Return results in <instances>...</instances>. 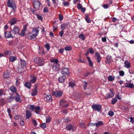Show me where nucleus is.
Masks as SVG:
<instances>
[{
    "label": "nucleus",
    "mask_w": 134,
    "mask_h": 134,
    "mask_svg": "<svg viewBox=\"0 0 134 134\" xmlns=\"http://www.w3.org/2000/svg\"><path fill=\"white\" fill-rule=\"evenodd\" d=\"M10 90L12 93H15L16 94L17 91L16 88L14 86H11L10 88Z\"/></svg>",
    "instance_id": "24"
},
{
    "label": "nucleus",
    "mask_w": 134,
    "mask_h": 134,
    "mask_svg": "<svg viewBox=\"0 0 134 134\" xmlns=\"http://www.w3.org/2000/svg\"><path fill=\"white\" fill-rule=\"evenodd\" d=\"M24 86L29 89H30L31 86V85L29 82H26L24 84Z\"/></svg>",
    "instance_id": "28"
},
{
    "label": "nucleus",
    "mask_w": 134,
    "mask_h": 134,
    "mask_svg": "<svg viewBox=\"0 0 134 134\" xmlns=\"http://www.w3.org/2000/svg\"><path fill=\"white\" fill-rule=\"evenodd\" d=\"M72 49V48L70 46H66L65 48V49L66 51H70Z\"/></svg>",
    "instance_id": "44"
},
{
    "label": "nucleus",
    "mask_w": 134,
    "mask_h": 134,
    "mask_svg": "<svg viewBox=\"0 0 134 134\" xmlns=\"http://www.w3.org/2000/svg\"><path fill=\"white\" fill-rule=\"evenodd\" d=\"M108 114L110 116H112L114 115V112L112 111H109L108 113Z\"/></svg>",
    "instance_id": "54"
},
{
    "label": "nucleus",
    "mask_w": 134,
    "mask_h": 134,
    "mask_svg": "<svg viewBox=\"0 0 134 134\" xmlns=\"http://www.w3.org/2000/svg\"><path fill=\"white\" fill-rule=\"evenodd\" d=\"M37 93V88H35L32 90L31 92V95L33 96L36 95Z\"/></svg>",
    "instance_id": "33"
},
{
    "label": "nucleus",
    "mask_w": 134,
    "mask_h": 134,
    "mask_svg": "<svg viewBox=\"0 0 134 134\" xmlns=\"http://www.w3.org/2000/svg\"><path fill=\"white\" fill-rule=\"evenodd\" d=\"M26 118L27 119L29 118L31 116V113L30 111L27 110L26 111Z\"/></svg>",
    "instance_id": "21"
},
{
    "label": "nucleus",
    "mask_w": 134,
    "mask_h": 134,
    "mask_svg": "<svg viewBox=\"0 0 134 134\" xmlns=\"http://www.w3.org/2000/svg\"><path fill=\"white\" fill-rule=\"evenodd\" d=\"M53 95L56 97H59L62 96L63 93L60 91H56L53 92Z\"/></svg>",
    "instance_id": "9"
},
{
    "label": "nucleus",
    "mask_w": 134,
    "mask_h": 134,
    "mask_svg": "<svg viewBox=\"0 0 134 134\" xmlns=\"http://www.w3.org/2000/svg\"><path fill=\"white\" fill-rule=\"evenodd\" d=\"M7 6L10 7L12 8L14 11L16 10V6L15 3V1L14 0H7Z\"/></svg>",
    "instance_id": "3"
},
{
    "label": "nucleus",
    "mask_w": 134,
    "mask_h": 134,
    "mask_svg": "<svg viewBox=\"0 0 134 134\" xmlns=\"http://www.w3.org/2000/svg\"><path fill=\"white\" fill-rule=\"evenodd\" d=\"M88 51L89 52L92 54H93L94 53V51L93 49L92 48H89L88 49Z\"/></svg>",
    "instance_id": "41"
},
{
    "label": "nucleus",
    "mask_w": 134,
    "mask_h": 134,
    "mask_svg": "<svg viewBox=\"0 0 134 134\" xmlns=\"http://www.w3.org/2000/svg\"><path fill=\"white\" fill-rule=\"evenodd\" d=\"M50 61L52 63H58V60L57 59H56L55 58H53L52 59L50 60Z\"/></svg>",
    "instance_id": "39"
},
{
    "label": "nucleus",
    "mask_w": 134,
    "mask_h": 134,
    "mask_svg": "<svg viewBox=\"0 0 134 134\" xmlns=\"http://www.w3.org/2000/svg\"><path fill=\"white\" fill-rule=\"evenodd\" d=\"M69 84V86L70 87H73L74 86H75V83L72 82H70Z\"/></svg>",
    "instance_id": "45"
},
{
    "label": "nucleus",
    "mask_w": 134,
    "mask_h": 134,
    "mask_svg": "<svg viewBox=\"0 0 134 134\" xmlns=\"http://www.w3.org/2000/svg\"><path fill=\"white\" fill-rule=\"evenodd\" d=\"M87 85V83L86 81H85L84 83H83V85L85 90L86 89Z\"/></svg>",
    "instance_id": "50"
},
{
    "label": "nucleus",
    "mask_w": 134,
    "mask_h": 134,
    "mask_svg": "<svg viewBox=\"0 0 134 134\" xmlns=\"http://www.w3.org/2000/svg\"><path fill=\"white\" fill-rule=\"evenodd\" d=\"M63 119V121L65 123H68L70 122L71 120V119L69 117H64Z\"/></svg>",
    "instance_id": "25"
},
{
    "label": "nucleus",
    "mask_w": 134,
    "mask_h": 134,
    "mask_svg": "<svg viewBox=\"0 0 134 134\" xmlns=\"http://www.w3.org/2000/svg\"><path fill=\"white\" fill-rule=\"evenodd\" d=\"M4 53L5 55H10L11 54L10 52L8 51H5Z\"/></svg>",
    "instance_id": "55"
},
{
    "label": "nucleus",
    "mask_w": 134,
    "mask_h": 134,
    "mask_svg": "<svg viewBox=\"0 0 134 134\" xmlns=\"http://www.w3.org/2000/svg\"><path fill=\"white\" fill-rule=\"evenodd\" d=\"M44 99V100L47 102H51L53 100L51 95L50 94H45Z\"/></svg>",
    "instance_id": "8"
},
{
    "label": "nucleus",
    "mask_w": 134,
    "mask_h": 134,
    "mask_svg": "<svg viewBox=\"0 0 134 134\" xmlns=\"http://www.w3.org/2000/svg\"><path fill=\"white\" fill-rule=\"evenodd\" d=\"M114 95V93L112 90H110V92L106 94L107 98H108L112 97Z\"/></svg>",
    "instance_id": "14"
},
{
    "label": "nucleus",
    "mask_w": 134,
    "mask_h": 134,
    "mask_svg": "<svg viewBox=\"0 0 134 134\" xmlns=\"http://www.w3.org/2000/svg\"><path fill=\"white\" fill-rule=\"evenodd\" d=\"M52 68L55 71H57L59 70L60 66L58 63H54L52 65Z\"/></svg>",
    "instance_id": "6"
},
{
    "label": "nucleus",
    "mask_w": 134,
    "mask_h": 134,
    "mask_svg": "<svg viewBox=\"0 0 134 134\" xmlns=\"http://www.w3.org/2000/svg\"><path fill=\"white\" fill-rule=\"evenodd\" d=\"M92 107L93 110L98 111H100L102 108L101 106L99 104L93 105L92 106Z\"/></svg>",
    "instance_id": "7"
},
{
    "label": "nucleus",
    "mask_w": 134,
    "mask_h": 134,
    "mask_svg": "<svg viewBox=\"0 0 134 134\" xmlns=\"http://www.w3.org/2000/svg\"><path fill=\"white\" fill-rule=\"evenodd\" d=\"M34 61L39 66L43 65L45 63L44 59L43 58L41 57H38L35 58L34 59Z\"/></svg>",
    "instance_id": "2"
},
{
    "label": "nucleus",
    "mask_w": 134,
    "mask_h": 134,
    "mask_svg": "<svg viewBox=\"0 0 134 134\" xmlns=\"http://www.w3.org/2000/svg\"><path fill=\"white\" fill-rule=\"evenodd\" d=\"M63 15H62L60 14L59 15V20L60 21H61L63 19Z\"/></svg>",
    "instance_id": "60"
},
{
    "label": "nucleus",
    "mask_w": 134,
    "mask_h": 134,
    "mask_svg": "<svg viewBox=\"0 0 134 134\" xmlns=\"http://www.w3.org/2000/svg\"><path fill=\"white\" fill-rule=\"evenodd\" d=\"M76 128L75 126L71 124H69L66 125V129L68 130L73 131L76 130Z\"/></svg>",
    "instance_id": "4"
},
{
    "label": "nucleus",
    "mask_w": 134,
    "mask_h": 134,
    "mask_svg": "<svg viewBox=\"0 0 134 134\" xmlns=\"http://www.w3.org/2000/svg\"><path fill=\"white\" fill-rule=\"evenodd\" d=\"M36 16L38 20H42L43 18L42 16H40V15L39 14H37L36 15Z\"/></svg>",
    "instance_id": "53"
},
{
    "label": "nucleus",
    "mask_w": 134,
    "mask_h": 134,
    "mask_svg": "<svg viewBox=\"0 0 134 134\" xmlns=\"http://www.w3.org/2000/svg\"><path fill=\"white\" fill-rule=\"evenodd\" d=\"M117 99L116 98H114L112 99L111 102L113 104H115L117 101Z\"/></svg>",
    "instance_id": "43"
},
{
    "label": "nucleus",
    "mask_w": 134,
    "mask_h": 134,
    "mask_svg": "<svg viewBox=\"0 0 134 134\" xmlns=\"http://www.w3.org/2000/svg\"><path fill=\"white\" fill-rule=\"evenodd\" d=\"M16 94L17 95V96L15 97V101L19 102H21V99L20 96L17 93H16Z\"/></svg>",
    "instance_id": "20"
},
{
    "label": "nucleus",
    "mask_w": 134,
    "mask_h": 134,
    "mask_svg": "<svg viewBox=\"0 0 134 134\" xmlns=\"http://www.w3.org/2000/svg\"><path fill=\"white\" fill-rule=\"evenodd\" d=\"M87 58L88 60L89 65L91 67L93 66V63L92 62L90 58L89 57H87Z\"/></svg>",
    "instance_id": "35"
},
{
    "label": "nucleus",
    "mask_w": 134,
    "mask_h": 134,
    "mask_svg": "<svg viewBox=\"0 0 134 134\" xmlns=\"http://www.w3.org/2000/svg\"><path fill=\"white\" fill-rule=\"evenodd\" d=\"M112 61L113 59H112L111 57L109 55H108L107 57L106 60L105 61V63L107 64H110Z\"/></svg>",
    "instance_id": "10"
},
{
    "label": "nucleus",
    "mask_w": 134,
    "mask_h": 134,
    "mask_svg": "<svg viewBox=\"0 0 134 134\" xmlns=\"http://www.w3.org/2000/svg\"><path fill=\"white\" fill-rule=\"evenodd\" d=\"M35 106L34 105H30L28 107L29 109L31 110V111H34Z\"/></svg>",
    "instance_id": "37"
},
{
    "label": "nucleus",
    "mask_w": 134,
    "mask_h": 134,
    "mask_svg": "<svg viewBox=\"0 0 134 134\" xmlns=\"http://www.w3.org/2000/svg\"><path fill=\"white\" fill-rule=\"evenodd\" d=\"M34 111L37 114H39V113L41 111L40 107L39 106H37L36 107H35Z\"/></svg>",
    "instance_id": "26"
},
{
    "label": "nucleus",
    "mask_w": 134,
    "mask_h": 134,
    "mask_svg": "<svg viewBox=\"0 0 134 134\" xmlns=\"http://www.w3.org/2000/svg\"><path fill=\"white\" fill-rule=\"evenodd\" d=\"M79 37L82 41L85 40V36L82 34H81L79 35Z\"/></svg>",
    "instance_id": "36"
},
{
    "label": "nucleus",
    "mask_w": 134,
    "mask_h": 134,
    "mask_svg": "<svg viewBox=\"0 0 134 134\" xmlns=\"http://www.w3.org/2000/svg\"><path fill=\"white\" fill-rule=\"evenodd\" d=\"M45 47L47 48V51H48L50 48V46L49 44L48 43L46 44L45 45Z\"/></svg>",
    "instance_id": "47"
},
{
    "label": "nucleus",
    "mask_w": 134,
    "mask_h": 134,
    "mask_svg": "<svg viewBox=\"0 0 134 134\" xmlns=\"http://www.w3.org/2000/svg\"><path fill=\"white\" fill-rule=\"evenodd\" d=\"M5 102L4 101L3 99H1L0 101V104L1 105H3L4 104Z\"/></svg>",
    "instance_id": "57"
},
{
    "label": "nucleus",
    "mask_w": 134,
    "mask_h": 134,
    "mask_svg": "<svg viewBox=\"0 0 134 134\" xmlns=\"http://www.w3.org/2000/svg\"><path fill=\"white\" fill-rule=\"evenodd\" d=\"M26 70V68H24L21 66V67H19L18 69V73L21 74L25 72Z\"/></svg>",
    "instance_id": "12"
},
{
    "label": "nucleus",
    "mask_w": 134,
    "mask_h": 134,
    "mask_svg": "<svg viewBox=\"0 0 134 134\" xmlns=\"http://www.w3.org/2000/svg\"><path fill=\"white\" fill-rule=\"evenodd\" d=\"M11 32V31L10 32L5 31L4 36L5 38H8L11 37L13 38L14 37V36L12 35Z\"/></svg>",
    "instance_id": "11"
},
{
    "label": "nucleus",
    "mask_w": 134,
    "mask_h": 134,
    "mask_svg": "<svg viewBox=\"0 0 134 134\" xmlns=\"http://www.w3.org/2000/svg\"><path fill=\"white\" fill-rule=\"evenodd\" d=\"M40 4L41 3L39 1L35 2L34 3V8L35 9L39 8Z\"/></svg>",
    "instance_id": "17"
},
{
    "label": "nucleus",
    "mask_w": 134,
    "mask_h": 134,
    "mask_svg": "<svg viewBox=\"0 0 134 134\" xmlns=\"http://www.w3.org/2000/svg\"><path fill=\"white\" fill-rule=\"evenodd\" d=\"M9 61L13 62L17 60V57H16L11 56L9 58Z\"/></svg>",
    "instance_id": "29"
},
{
    "label": "nucleus",
    "mask_w": 134,
    "mask_h": 134,
    "mask_svg": "<svg viewBox=\"0 0 134 134\" xmlns=\"http://www.w3.org/2000/svg\"><path fill=\"white\" fill-rule=\"evenodd\" d=\"M69 70L67 68H63L62 69L61 73L63 75L68 74H69Z\"/></svg>",
    "instance_id": "16"
},
{
    "label": "nucleus",
    "mask_w": 134,
    "mask_h": 134,
    "mask_svg": "<svg viewBox=\"0 0 134 134\" xmlns=\"http://www.w3.org/2000/svg\"><path fill=\"white\" fill-rule=\"evenodd\" d=\"M63 4L64 6H68L69 5V2L68 1H64L63 2Z\"/></svg>",
    "instance_id": "42"
},
{
    "label": "nucleus",
    "mask_w": 134,
    "mask_h": 134,
    "mask_svg": "<svg viewBox=\"0 0 134 134\" xmlns=\"http://www.w3.org/2000/svg\"><path fill=\"white\" fill-rule=\"evenodd\" d=\"M130 119L131 122L132 123L134 122V119H133L132 117H131L130 118Z\"/></svg>",
    "instance_id": "64"
},
{
    "label": "nucleus",
    "mask_w": 134,
    "mask_h": 134,
    "mask_svg": "<svg viewBox=\"0 0 134 134\" xmlns=\"http://www.w3.org/2000/svg\"><path fill=\"white\" fill-rule=\"evenodd\" d=\"M43 12L44 13H47L48 12V9L47 7H45L43 10Z\"/></svg>",
    "instance_id": "59"
},
{
    "label": "nucleus",
    "mask_w": 134,
    "mask_h": 134,
    "mask_svg": "<svg viewBox=\"0 0 134 134\" xmlns=\"http://www.w3.org/2000/svg\"><path fill=\"white\" fill-rule=\"evenodd\" d=\"M96 124V127H98L100 126H102L103 124V123L101 121H98Z\"/></svg>",
    "instance_id": "31"
},
{
    "label": "nucleus",
    "mask_w": 134,
    "mask_h": 134,
    "mask_svg": "<svg viewBox=\"0 0 134 134\" xmlns=\"http://www.w3.org/2000/svg\"><path fill=\"white\" fill-rule=\"evenodd\" d=\"M38 28V27L33 28L32 32L26 35V37L30 40H35L39 32Z\"/></svg>",
    "instance_id": "1"
},
{
    "label": "nucleus",
    "mask_w": 134,
    "mask_h": 134,
    "mask_svg": "<svg viewBox=\"0 0 134 134\" xmlns=\"http://www.w3.org/2000/svg\"><path fill=\"white\" fill-rule=\"evenodd\" d=\"M27 25H25L24 26L23 29L21 31V33L19 34L20 36H23L25 35V32L27 29Z\"/></svg>",
    "instance_id": "13"
},
{
    "label": "nucleus",
    "mask_w": 134,
    "mask_h": 134,
    "mask_svg": "<svg viewBox=\"0 0 134 134\" xmlns=\"http://www.w3.org/2000/svg\"><path fill=\"white\" fill-rule=\"evenodd\" d=\"M95 56L96 57L98 63H100L101 59V56L99 52H96L95 54Z\"/></svg>",
    "instance_id": "15"
},
{
    "label": "nucleus",
    "mask_w": 134,
    "mask_h": 134,
    "mask_svg": "<svg viewBox=\"0 0 134 134\" xmlns=\"http://www.w3.org/2000/svg\"><path fill=\"white\" fill-rule=\"evenodd\" d=\"M20 61L21 62V66L24 68H26V61L21 59H20Z\"/></svg>",
    "instance_id": "18"
},
{
    "label": "nucleus",
    "mask_w": 134,
    "mask_h": 134,
    "mask_svg": "<svg viewBox=\"0 0 134 134\" xmlns=\"http://www.w3.org/2000/svg\"><path fill=\"white\" fill-rule=\"evenodd\" d=\"M46 124L44 123L40 124V126L41 127L42 129H44L46 128Z\"/></svg>",
    "instance_id": "46"
},
{
    "label": "nucleus",
    "mask_w": 134,
    "mask_h": 134,
    "mask_svg": "<svg viewBox=\"0 0 134 134\" xmlns=\"http://www.w3.org/2000/svg\"><path fill=\"white\" fill-rule=\"evenodd\" d=\"M66 77L65 76H62L60 77L58 79L59 82L63 83L65 81Z\"/></svg>",
    "instance_id": "19"
},
{
    "label": "nucleus",
    "mask_w": 134,
    "mask_h": 134,
    "mask_svg": "<svg viewBox=\"0 0 134 134\" xmlns=\"http://www.w3.org/2000/svg\"><path fill=\"white\" fill-rule=\"evenodd\" d=\"M88 14H85V19L87 22L88 23H90L91 22V21L90 18L88 17Z\"/></svg>",
    "instance_id": "30"
},
{
    "label": "nucleus",
    "mask_w": 134,
    "mask_h": 134,
    "mask_svg": "<svg viewBox=\"0 0 134 134\" xmlns=\"http://www.w3.org/2000/svg\"><path fill=\"white\" fill-rule=\"evenodd\" d=\"M109 6V4H104L102 5L103 7L105 9L107 8Z\"/></svg>",
    "instance_id": "58"
},
{
    "label": "nucleus",
    "mask_w": 134,
    "mask_h": 134,
    "mask_svg": "<svg viewBox=\"0 0 134 134\" xmlns=\"http://www.w3.org/2000/svg\"><path fill=\"white\" fill-rule=\"evenodd\" d=\"M4 78L5 79H8L10 77L9 73L8 72H5L3 75Z\"/></svg>",
    "instance_id": "34"
},
{
    "label": "nucleus",
    "mask_w": 134,
    "mask_h": 134,
    "mask_svg": "<svg viewBox=\"0 0 134 134\" xmlns=\"http://www.w3.org/2000/svg\"><path fill=\"white\" fill-rule=\"evenodd\" d=\"M32 122L35 126H37V123L36 121L34 119H33L32 120Z\"/></svg>",
    "instance_id": "52"
},
{
    "label": "nucleus",
    "mask_w": 134,
    "mask_h": 134,
    "mask_svg": "<svg viewBox=\"0 0 134 134\" xmlns=\"http://www.w3.org/2000/svg\"><path fill=\"white\" fill-rule=\"evenodd\" d=\"M77 8L79 10L81 9L82 7V5L80 3L77 4Z\"/></svg>",
    "instance_id": "51"
},
{
    "label": "nucleus",
    "mask_w": 134,
    "mask_h": 134,
    "mask_svg": "<svg viewBox=\"0 0 134 134\" xmlns=\"http://www.w3.org/2000/svg\"><path fill=\"white\" fill-rule=\"evenodd\" d=\"M68 26V24L67 23H64L61 26V28L64 30L65 29V27Z\"/></svg>",
    "instance_id": "38"
},
{
    "label": "nucleus",
    "mask_w": 134,
    "mask_h": 134,
    "mask_svg": "<svg viewBox=\"0 0 134 134\" xmlns=\"http://www.w3.org/2000/svg\"><path fill=\"white\" fill-rule=\"evenodd\" d=\"M126 84H127V85H125V87H128L130 88H132L134 87V85L133 83H126Z\"/></svg>",
    "instance_id": "27"
},
{
    "label": "nucleus",
    "mask_w": 134,
    "mask_h": 134,
    "mask_svg": "<svg viewBox=\"0 0 134 134\" xmlns=\"http://www.w3.org/2000/svg\"><path fill=\"white\" fill-rule=\"evenodd\" d=\"M108 79L109 81H111L114 80V78L112 76L110 75L108 76Z\"/></svg>",
    "instance_id": "40"
},
{
    "label": "nucleus",
    "mask_w": 134,
    "mask_h": 134,
    "mask_svg": "<svg viewBox=\"0 0 134 134\" xmlns=\"http://www.w3.org/2000/svg\"><path fill=\"white\" fill-rule=\"evenodd\" d=\"M51 120V118L50 117H48L47 118L46 120V122L47 123H49L50 122Z\"/></svg>",
    "instance_id": "56"
},
{
    "label": "nucleus",
    "mask_w": 134,
    "mask_h": 134,
    "mask_svg": "<svg viewBox=\"0 0 134 134\" xmlns=\"http://www.w3.org/2000/svg\"><path fill=\"white\" fill-rule=\"evenodd\" d=\"M66 102L65 100L64 99H62L60 101V104L61 105Z\"/></svg>",
    "instance_id": "49"
},
{
    "label": "nucleus",
    "mask_w": 134,
    "mask_h": 134,
    "mask_svg": "<svg viewBox=\"0 0 134 134\" xmlns=\"http://www.w3.org/2000/svg\"><path fill=\"white\" fill-rule=\"evenodd\" d=\"M81 11L83 13H84L85 12V11L86 10V9L85 8H83L82 7V8L81 9Z\"/></svg>",
    "instance_id": "62"
},
{
    "label": "nucleus",
    "mask_w": 134,
    "mask_h": 134,
    "mask_svg": "<svg viewBox=\"0 0 134 134\" xmlns=\"http://www.w3.org/2000/svg\"><path fill=\"white\" fill-rule=\"evenodd\" d=\"M36 81V76H34L31 77V79L30 81V82L31 83H35Z\"/></svg>",
    "instance_id": "32"
},
{
    "label": "nucleus",
    "mask_w": 134,
    "mask_h": 134,
    "mask_svg": "<svg viewBox=\"0 0 134 134\" xmlns=\"http://www.w3.org/2000/svg\"><path fill=\"white\" fill-rule=\"evenodd\" d=\"M124 64L125 67L127 68H129L131 67L130 63L127 60H126Z\"/></svg>",
    "instance_id": "23"
},
{
    "label": "nucleus",
    "mask_w": 134,
    "mask_h": 134,
    "mask_svg": "<svg viewBox=\"0 0 134 134\" xmlns=\"http://www.w3.org/2000/svg\"><path fill=\"white\" fill-rule=\"evenodd\" d=\"M19 28L16 26H14L13 29H11V31L14 34H19L20 31Z\"/></svg>",
    "instance_id": "5"
},
{
    "label": "nucleus",
    "mask_w": 134,
    "mask_h": 134,
    "mask_svg": "<svg viewBox=\"0 0 134 134\" xmlns=\"http://www.w3.org/2000/svg\"><path fill=\"white\" fill-rule=\"evenodd\" d=\"M20 125L22 126H23L24 125V122L23 120L20 121Z\"/></svg>",
    "instance_id": "63"
},
{
    "label": "nucleus",
    "mask_w": 134,
    "mask_h": 134,
    "mask_svg": "<svg viewBox=\"0 0 134 134\" xmlns=\"http://www.w3.org/2000/svg\"><path fill=\"white\" fill-rule=\"evenodd\" d=\"M119 74L120 76H123L124 75L125 73L123 71L121 70L119 71Z\"/></svg>",
    "instance_id": "48"
},
{
    "label": "nucleus",
    "mask_w": 134,
    "mask_h": 134,
    "mask_svg": "<svg viewBox=\"0 0 134 134\" xmlns=\"http://www.w3.org/2000/svg\"><path fill=\"white\" fill-rule=\"evenodd\" d=\"M9 22L11 25H13L16 23L17 22V20L16 19L13 18L10 20Z\"/></svg>",
    "instance_id": "22"
},
{
    "label": "nucleus",
    "mask_w": 134,
    "mask_h": 134,
    "mask_svg": "<svg viewBox=\"0 0 134 134\" xmlns=\"http://www.w3.org/2000/svg\"><path fill=\"white\" fill-rule=\"evenodd\" d=\"M63 34L64 31L62 30L59 32V35L60 36L62 37L63 36Z\"/></svg>",
    "instance_id": "61"
}]
</instances>
